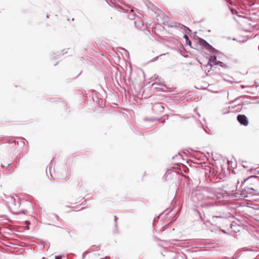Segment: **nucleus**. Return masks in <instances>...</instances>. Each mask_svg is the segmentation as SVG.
<instances>
[{
  "instance_id": "f257e3e1",
  "label": "nucleus",
  "mask_w": 259,
  "mask_h": 259,
  "mask_svg": "<svg viewBox=\"0 0 259 259\" xmlns=\"http://www.w3.org/2000/svg\"><path fill=\"white\" fill-rule=\"evenodd\" d=\"M217 196L214 190L205 188L202 190H196L192 193L191 199L195 203L201 202V207L213 206L216 203Z\"/></svg>"
},
{
  "instance_id": "f03ea898",
  "label": "nucleus",
  "mask_w": 259,
  "mask_h": 259,
  "mask_svg": "<svg viewBox=\"0 0 259 259\" xmlns=\"http://www.w3.org/2000/svg\"><path fill=\"white\" fill-rule=\"evenodd\" d=\"M8 204L10 209L14 213H20L19 212L17 211L21 205L20 199L18 196L11 197L9 201Z\"/></svg>"
},
{
  "instance_id": "7ed1b4c3",
  "label": "nucleus",
  "mask_w": 259,
  "mask_h": 259,
  "mask_svg": "<svg viewBox=\"0 0 259 259\" xmlns=\"http://www.w3.org/2000/svg\"><path fill=\"white\" fill-rule=\"evenodd\" d=\"M257 193V190L253 188L247 187L241 191V195L244 197H247L250 195H256Z\"/></svg>"
},
{
  "instance_id": "20e7f679",
  "label": "nucleus",
  "mask_w": 259,
  "mask_h": 259,
  "mask_svg": "<svg viewBox=\"0 0 259 259\" xmlns=\"http://www.w3.org/2000/svg\"><path fill=\"white\" fill-rule=\"evenodd\" d=\"M199 44L203 47L205 49L207 50L211 53H215L217 52V50L212 47L210 45H209L207 42H206L204 39L202 38L199 39Z\"/></svg>"
},
{
  "instance_id": "39448f33",
  "label": "nucleus",
  "mask_w": 259,
  "mask_h": 259,
  "mask_svg": "<svg viewBox=\"0 0 259 259\" xmlns=\"http://www.w3.org/2000/svg\"><path fill=\"white\" fill-rule=\"evenodd\" d=\"M237 120L241 124H242L244 126H246L248 124L247 118L244 115H238L237 116Z\"/></svg>"
},
{
  "instance_id": "423d86ee",
  "label": "nucleus",
  "mask_w": 259,
  "mask_h": 259,
  "mask_svg": "<svg viewBox=\"0 0 259 259\" xmlns=\"http://www.w3.org/2000/svg\"><path fill=\"white\" fill-rule=\"evenodd\" d=\"M208 64L211 66L214 65H219L222 66L223 63L222 62L217 61L216 56H213L210 57Z\"/></svg>"
},
{
  "instance_id": "0eeeda50",
  "label": "nucleus",
  "mask_w": 259,
  "mask_h": 259,
  "mask_svg": "<svg viewBox=\"0 0 259 259\" xmlns=\"http://www.w3.org/2000/svg\"><path fill=\"white\" fill-rule=\"evenodd\" d=\"M135 26L140 30H144L145 29V27L144 26V23L140 20H136L135 21Z\"/></svg>"
},
{
  "instance_id": "6e6552de",
  "label": "nucleus",
  "mask_w": 259,
  "mask_h": 259,
  "mask_svg": "<svg viewBox=\"0 0 259 259\" xmlns=\"http://www.w3.org/2000/svg\"><path fill=\"white\" fill-rule=\"evenodd\" d=\"M176 241L179 242V243L177 244V245H179L180 246H182L183 245H185L186 244H188L189 241L188 240H176ZM174 244L176 245V244L174 243Z\"/></svg>"
},
{
  "instance_id": "1a4fd4ad",
  "label": "nucleus",
  "mask_w": 259,
  "mask_h": 259,
  "mask_svg": "<svg viewBox=\"0 0 259 259\" xmlns=\"http://www.w3.org/2000/svg\"><path fill=\"white\" fill-rule=\"evenodd\" d=\"M250 179H252V180H253V181H254L256 180V179H257V177H256V176H254L249 177H248L247 178L244 179V180H243V181H242V182H241V184H242H242H244V183H245L247 180H250Z\"/></svg>"
},
{
  "instance_id": "9d476101",
  "label": "nucleus",
  "mask_w": 259,
  "mask_h": 259,
  "mask_svg": "<svg viewBox=\"0 0 259 259\" xmlns=\"http://www.w3.org/2000/svg\"><path fill=\"white\" fill-rule=\"evenodd\" d=\"M130 11L131 12V13H130L129 15H128V18L130 19H135L136 18H135V13H134V10L133 9H131L130 10Z\"/></svg>"
},
{
  "instance_id": "9b49d317",
  "label": "nucleus",
  "mask_w": 259,
  "mask_h": 259,
  "mask_svg": "<svg viewBox=\"0 0 259 259\" xmlns=\"http://www.w3.org/2000/svg\"><path fill=\"white\" fill-rule=\"evenodd\" d=\"M224 218V217L222 214H220L218 215H213L212 217V220H213V221H215V219H217L218 218Z\"/></svg>"
},
{
  "instance_id": "f8f14e48",
  "label": "nucleus",
  "mask_w": 259,
  "mask_h": 259,
  "mask_svg": "<svg viewBox=\"0 0 259 259\" xmlns=\"http://www.w3.org/2000/svg\"><path fill=\"white\" fill-rule=\"evenodd\" d=\"M10 165V163H5V164L2 163L1 164V167H5L6 166H9Z\"/></svg>"
},
{
  "instance_id": "ddd939ff",
  "label": "nucleus",
  "mask_w": 259,
  "mask_h": 259,
  "mask_svg": "<svg viewBox=\"0 0 259 259\" xmlns=\"http://www.w3.org/2000/svg\"><path fill=\"white\" fill-rule=\"evenodd\" d=\"M61 258H62L61 256H55V259H61Z\"/></svg>"
},
{
  "instance_id": "4468645a",
  "label": "nucleus",
  "mask_w": 259,
  "mask_h": 259,
  "mask_svg": "<svg viewBox=\"0 0 259 259\" xmlns=\"http://www.w3.org/2000/svg\"><path fill=\"white\" fill-rule=\"evenodd\" d=\"M185 38L187 40H189V38H188V36H187L186 35H185L184 36Z\"/></svg>"
},
{
  "instance_id": "2eb2a0df",
  "label": "nucleus",
  "mask_w": 259,
  "mask_h": 259,
  "mask_svg": "<svg viewBox=\"0 0 259 259\" xmlns=\"http://www.w3.org/2000/svg\"><path fill=\"white\" fill-rule=\"evenodd\" d=\"M117 220V217H116V216H115V217H114V220H115V222H116Z\"/></svg>"
},
{
  "instance_id": "dca6fc26",
  "label": "nucleus",
  "mask_w": 259,
  "mask_h": 259,
  "mask_svg": "<svg viewBox=\"0 0 259 259\" xmlns=\"http://www.w3.org/2000/svg\"><path fill=\"white\" fill-rule=\"evenodd\" d=\"M26 223H27V224H30V223L28 222V221H26Z\"/></svg>"
},
{
  "instance_id": "f3484780",
  "label": "nucleus",
  "mask_w": 259,
  "mask_h": 259,
  "mask_svg": "<svg viewBox=\"0 0 259 259\" xmlns=\"http://www.w3.org/2000/svg\"><path fill=\"white\" fill-rule=\"evenodd\" d=\"M188 44H189L190 45L191 41L190 40H189V42H188Z\"/></svg>"
},
{
  "instance_id": "a211bd4d",
  "label": "nucleus",
  "mask_w": 259,
  "mask_h": 259,
  "mask_svg": "<svg viewBox=\"0 0 259 259\" xmlns=\"http://www.w3.org/2000/svg\"><path fill=\"white\" fill-rule=\"evenodd\" d=\"M188 44H189L190 45L191 41L190 40H189V42H188Z\"/></svg>"
}]
</instances>
